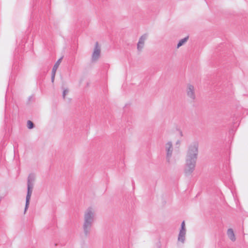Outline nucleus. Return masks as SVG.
Segmentation results:
<instances>
[{
    "mask_svg": "<svg viewBox=\"0 0 248 248\" xmlns=\"http://www.w3.org/2000/svg\"><path fill=\"white\" fill-rule=\"evenodd\" d=\"M96 211L94 207L89 206L84 211L83 214V223L82 229L85 235H88L96 220Z\"/></svg>",
    "mask_w": 248,
    "mask_h": 248,
    "instance_id": "nucleus-1",
    "label": "nucleus"
},
{
    "mask_svg": "<svg viewBox=\"0 0 248 248\" xmlns=\"http://www.w3.org/2000/svg\"><path fill=\"white\" fill-rule=\"evenodd\" d=\"M198 153V144L195 143L190 145L186 156L185 164L196 165Z\"/></svg>",
    "mask_w": 248,
    "mask_h": 248,
    "instance_id": "nucleus-2",
    "label": "nucleus"
},
{
    "mask_svg": "<svg viewBox=\"0 0 248 248\" xmlns=\"http://www.w3.org/2000/svg\"><path fill=\"white\" fill-rule=\"evenodd\" d=\"M35 180V177L32 175H30L29 176L28 183H27V194L26 198V205L25 208V212L28 208L30 204V201L32 193V190L34 186V182Z\"/></svg>",
    "mask_w": 248,
    "mask_h": 248,
    "instance_id": "nucleus-3",
    "label": "nucleus"
},
{
    "mask_svg": "<svg viewBox=\"0 0 248 248\" xmlns=\"http://www.w3.org/2000/svg\"><path fill=\"white\" fill-rule=\"evenodd\" d=\"M186 94L188 100L190 102H194L196 99V89L195 85L192 83H188L186 85Z\"/></svg>",
    "mask_w": 248,
    "mask_h": 248,
    "instance_id": "nucleus-4",
    "label": "nucleus"
},
{
    "mask_svg": "<svg viewBox=\"0 0 248 248\" xmlns=\"http://www.w3.org/2000/svg\"><path fill=\"white\" fill-rule=\"evenodd\" d=\"M101 45L98 42L94 44L93 47L91 60L93 62H96L101 57Z\"/></svg>",
    "mask_w": 248,
    "mask_h": 248,
    "instance_id": "nucleus-5",
    "label": "nucleus"
},
{
    "mask_svg": "<svg viewBox=\"0 0 248 248\" xmlns=\"http://www.w3.org/2000/svg\"><path fill=\"white\" fill-rule=\"evenodd\" d=\"M186 226L185 222L183 221L181 224V227L179 230V232L178 236V241L184 244L186 240Z\"/></svg>",
    "mask_w": 248,
    "mask_h": 248,
    "instance_id": "nucleus-6",
    "label": "nucleus"
},
{
    "mask_svg": "<svg viewBox=\"0 0 248 248\" xmlns=\"http://www.w3.org/2000/svg\"><path fill=\"white\" fill-rule=\"evenodd\" d=\"M165 150L166 151V160L169 163H171V158L172 155L173 148L172 144L171 142H168L165 145Z\"/></svg>",
    "mask_w": 248,
    "mask_h": 248,
    "instance_id": "nucleus-7",
    "label": "nucleus"
},
{
    "mask_svg": "<svg viewBox=\"0 0 248 248\" xmlns=\"http://www.w3.org/2000/svg\"><path fill=\"white\" fill-rule=\"evenodd\" d=\"M147 39V35L145 34H143L140 37L137 45V49L139 52H140L143 50Z\"/></svg>",
    "mask_w": 248,
    "mask_h": 248,
    "instance_id": "nucleus-8",
    "label": "nucleus"
},
{
    "mask_svg": "<svg viewBox=\"0 0 248 248\" xmlns=\"http://www.w3.org/2000/svg\"><path fill=\"white\" fill-rule=\"evenodd\" d=\"M196 165L185 164L184 172L186 175L192 174L194 171Z\"/></svg>",
    "mask_w": 248,
    "mask_h": 248,
    "instance_id": "nucleus-9",
    "label": "nucleus"
},
{
    "mask_svg": "<svg viewBox=\"0 0 248 248\" xmlns=\"http://www.w3.org/2000/svg\"><path fill=\"white\" fill-rule=\"evenodd\" d=\"M227 235L229 239L232 241L234 242L236 240V237L232 229L229 228L227 231Z\"/></svg>",
    "mask_w": 248,
    "mask_h": 248,
    "instance_id": "nucleus-10",
    "label": "nucleus"
},
{
    "mask_svg": "<svg viewBox=\"0 0 248 248\" xmlns=\"http://www.w3.org/2000/svg\"><path fill=\"white\" fill-rule=\"evenodd\" d=\"M188 40V37H185L179 40L177 45V48H180L181 46L184 45Z\"/></svg>",
    "mask_w": 248,
    "mask_h": 248,
    "instance_id": "nucleus-11",
    "label": "nucleus"
},
{
    "mask_svg": "<svg viewBox=\"0 0 248 248\" xmlns=\"http://www.w3.org/2000/svg\"><path fill=\"white\" fill-rule=\"evenodd\" d=\"M62 58L59 59L57 62L55 63V64H54L53 68H52V73H56V71L57 70V69L58 68L60 64H61V62H62Z\"/></svg>",
    "mask_w": 248,
    "mask_h": 248,
    "instance_id": "nucleus-12",
    "label": "nucleus"
},
{
    "mask_svg": "<svg viewBox=\"0 0 248 248\" xmlns=\"http://www.w3.org/2000/svg\"><path fill=\"white\" fill-rule=\"evenodd\" d=\"M69 93V90L67 88H63V93H62V96L63 98H65L67 94Z\"/></svg>",
    "mask_w": 248,
    "mask_h": 248,
    "instance_id": "nucleus-13",
    "label": "nucleus"
},
{
    "mask_svg": "<svg viewBox=\"0 0 248 248\" xmlns=\"http://www.w3.org/2000/svg\"><path fill=\"white\" fill-rule=\"evenodd\" d=\"M27 127L29 129H32L34 127L33 123L31 121H28L27 122Z\"/></svg>",
    "mask_w": 248,
    "mask_h": 248,
    "instance_id": "nucleus-14",
    "label": "nucleus"
},
{
    "mask_svg": "<svg viewBox=\"0 0 248 248\" xmlns=\"http://www.w3.org/2000/svg\"><path fill=\"white\" fill-rule=\"evenodd\" d=\"M55 74H56L55 73H52V76H51V81H52V82H53L54 81Z\"/></svg>",
    "mask_w": 248,
    "mask_h": 248,
    "instance_id": "nucleus-15",
    "label": "nucleus"
}]
</instances>
